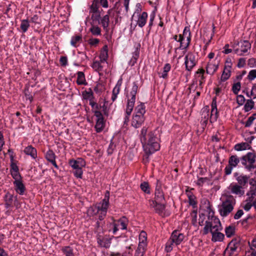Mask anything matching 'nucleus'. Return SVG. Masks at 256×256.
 I'll return each instance as SVG.
<instances>
[{"label": "nucleus", "instance_id": "nucleus-1", "mask_svg": "<svg viewBox=\"0 0 256 256\" xmlns=\"http://www.w3.org/2000/svg\"><path fill=\"white\" fill-rule=\"evenodd\" d=\"M140 139L144 152L143 161L144 163H146L149 161V156L160 150V144L155 132L152 131L148 132L146 127H143L142 129Z\"/></svg>", "mask_w": 256, "mask_h": 256}, {"label": "nucleus", "instance_id": "nucleus-2", "mask_svg": "<svg viewBox=\"0 0 256 256\" xmlns=\"http://www.w3.org/2000/svg\"><path fill=\"white\" fill-rule=\"evenodd\" d=\"M256 156L252 152H248L246 154L239 158L237 155L230 156L228 158V165L224 170L226 175H230L234 168L238 166L240 163L242 166L248 172H252L256 168Z\"/></svg>", "mask_w": 256, "mask_h": 256}, {"label": "nucleus", "instance_id": "nucleus-3", "mask_svg": "<svg viewBox=\"0 0 256 256\" xmlns=\"http://www.w3.org/2000/svg\"><path fill=\"white\" fill-rule=\"evenodd\" d=\"M134 109L132 119V126L136 128H140L146 120V110L144 103L140 102Z\"/></svg>", "mask_w": 256, "mask_h": 256}, {"label": "nucleus", "instance_id": "nucleus-4", "mask_svg": "<svg viewBox=\"0 0 256 256\" xmlns=\"http://www.w3.org/2000/svg\"><path fill=\"white\" fill-rule=\"evenodd\" d=\"M108 206L106 204L97 202L90 206L88 210V214L99 220H103L106 216Z\"/></svg>", "mask_w": 256, "mask_h": 256}, {"label": "nucleus", "instance_id": "nucleus-5", "mask_svg": "<svg viewBox=\"0 0 256 256\" xmlns=\"http://www.w3.org/2000/svg\"><path fill=\"white\" fill-rule=\"evenodd\" d=\"M138 82H134L132 83V90L129 94H127L126 96L128 98L125 114L128 116H130L134 110V107L136 102V94L138 90Z\"/></svg>", "mask_w": 256, "mask_h": 256}, {"label": "nucleus", "instance_id": "nucleus-6", "mask_svg": "<svg viewBox=\"0 0 256 256\" xmlns=\"http://www.w3.org/2000/svg\"><path fill=\"white\" fill-rule=\"evenodd\" d=\"M111 222L109 224L108 231H112L114 234H116L119 230H126L128 220L125 217H122L118 220H115L113 217L110 218Z\"/></svg>", "mask_w": 256, "mask_h": 256}, {"label": "nucleus", "instance_id": "nucleus-7", "mask_svg": "<svg viewBox=\"0 0 256 256\" xmlns=\"http://www.w3.org/2000/svg\"><path fill=\"white\" fill-rule=\"evenodd\" d=\"M236 204V200L232 195L226 196V200L223 202L221 208L219 210L220 214L223 216L226 217L234 209V206Z\"/></svg>", "mask_w": 256, "mask_h": 256}, {"label": "nucleus", "instance_id": "nucleus-8", "mask_svg": "<svg viewBox=\"0 0 256 256\" xmlns=\"http://www.w3.org/2000/svg\"><path fill=\"white\" fill-rule=\"evenodd\" d=\"M196 64V61L195 55L192 52L188 53L184 57V64L186 70L190 72Z\"/></svg>", "mask_w": 256, "mask_h": 256}, {"label": "nucleus", "instance_id": "nucleus-9", "mask_svg": "<svg viewBox=\"0 0 256 256\" xmlns=\"http://www.w3.org/2000/svg\"><path fill=\"white\" fill-rule=\"evenodd\" d=\"M234 176L237 181V184L241 186L244 188L247 187L248 184L249 182L250 178V176L245 175L243 174H240L238 172L234 174Z\"/></svg>", "mask_w": 256, "mask_h": 256}, {"label": "nucleus", "instance_id": "nucleus-10", "mask_svg": "<svg viewBox=\"0 0 256 256\" xmlns=\"http://www.w3.org/2000/svg\"><path fill=\"white\" fill-rule=\"evenodd\" d=\"M249 184L250 185V190L246 193L248 197L246 200V202H252L254 197L256 196V180L253 178L250 180Z\"/></svg>", "mask_w": 256, "mask_h": 256}, {"label": "nucleus", "instance_id": "nucleus-11", "mask_svg": "<svg viewBox=\"0 0 256 256\" xmlns=\"http://www.w3.org/2000/svg\"><path fill=\"white\" fill-rule=\"evenodd\" d=\"M219 114L217 109L216 97L212 98L211 104V114L210 116V122L211 123L216 122L218 118Z\"/></svg>", "mask_w": 256, "mask_h": 256}, {"label": "nucleus", "instance_id": "nucleus-12", "mask_svg": "<svg viewBox=\"0 0 256 256\" xmlns=\"http://www.w3.org/2000/svg\"><path fill=\"white\" fill-rule=\"evenodd\" d=\"M214 222L218 223V224L212 226L211 222L206 221V225L203 230V234H208L209 231L211 232V230H214V229H216V231H218L220 230L218 228L220 226V220L218 219H214Z\"/></svg>", "mask_w": 256, "mask_h": 256}, {"label": "nucleus", "instance_id": "nucleus-13", "mask_svg": "<svg viewBox=\"0 0 256 256\" xmlns=\"http://www.w3.org/2000/svg\"><path fill=\"white\" fill-rule=\"evenodd\" d=\"M112 238H114L113 236L112 238H108L106 236H98L97 242L100 246L108 248L110 247Z\"/></svg>", "mask_w": 256, "mask_h": 256}, {"label": "nucleus", "instance_id": "nucleus-14", "mask_svg": "<svg viewBox=\"0 0 256 256\" xmlns=\"http://www.w3.org/2000/svg\"><path fill=\"white\" fill-rule=\"evenodd\" d=\"M184 236L183 234L180 233L178 230H174L170 236V240L176 245L180 244L184 240Z\"/></svg>", "mask_w": 256, "mask_h": 256}, {"label": "nucleus", "instance_id": "nucleus-15", "mask_svg": "<svg viewBox=\"0 0 256 256\" xmlns=\"http://www.w3.org/2000/svg\"><path fill=\"white\" fill-rule=\"evenodd\" d=\"M228 188L232 194L238 195L240 196H242L244 194V188L236 183L231 184Z\"/></svg>", "mask_w": 256, "mask_h": 256}, {"label": "nucleus", "instance_id": "nucleus-16", "mask_svg": "<svg viewBox=\"0 0 256 256\" xmlns=\"http://www.w3.org/2000/svg\"><path fill=\"white\" fill-rule=\"evenodd\" d=\"M13 184L14 185V189L17 194L21 196L25 194L26 188L22 182V180L20 181H14Z\"/></svg>", "mask_w": 256, "mask_h": 256}, {"label": "nucleus", "instance_id": "nucleus-17", "mask_svg": "<svg viewBox=\"0 0 256 256\" xmlns=\"http://www.w3.org/2000/svg\"><path fill=\"white\" fill-rule=\"evenodd\" d=\"M68 164L74 170L85 166L86 162L82 158H78V160H70Z\"/></svg>", "mask_w": 256, "mask_h": 256}, {"label": "nucleus", "instance_id": "nucleus-18", "mask_svg": "<svg viewBox=\"0 0 256 256\" xmlns=\"http://www.w3.org/2000/svg\"><path fill=\"white\" fill-rule=\"evenodd\" d=\"M17 201V196L14 197V195L9 192H7L4 196V205L6 208H10L12 206L14 201Z\"/></svg>", "mask_w": 256, "mask_h": 256}, {"label": "nucleus", "instance_id": "nucleus-19", "mask_svg": "<svg viewBox=\"0 0 256 256\" xmlns=\"http://www.w3.org/2000/svg\"><path fill=\"white\" fill-rule=\"evenodd\" d=\"M218 62L216 63V60L210 62L208 63L206 68V72L208 74L212 75L218 70Z\"/></svg>", "mask_w": 256, "mask_h": 256}, {"label": "nucleus", "instance_id": "nucleus-20", "mask_svg": "<svg viewBox=\"0 0 256 256\" xmlns=\"http://www.w3.org/2000/svg\"><path fill=\"white\" fill-rule=\"evenodd\" d=\"M24 152L26 155L30 156L32 159L36 160L38 157L37 150L32 145L26 146Z\"/></svg>", "mask_w": 256, "mask_h": 256}, {"label": "nucleus", "instance_id": "nucleus-21", "mask_svg": "<svg viewBox=\"0 0 256 256\" xmlns=\"http://www.w3.org/2000/svg\"><path fill=\"white\" fill-rule=\"evenodd\" d=\"M164 200V192L160 186H156L155 190V200H152V204L162 202Z\"/></svg>", "mask_w": 256, "mask_h": 256}, {"label": "nucleus", "instance_id": "nucleus-22", "mask_svg": "<svg viewBox=\"0 0 256 256\" xmlns=\"http://www.w3.org/2000/svg\"><path fill=\"white\" fill-rule=\"evenodd\" d=\"M148 18V14L146 12H144L139 14L137 24L140 28L144 27L146 23Z\"/></svg>", "mask_w": 256, "mask_h": 256}, {"label": "nucleus", "instance_id": "nucleus-23", "mask_svg": "<svg viewBox=\"0 0 256 256\" xmlns=\"http://www.w3.org/2000/svg\"><path fill=\"white\" fill-rule=\"evenodd\" d=\"M122 80L120 79L119 80L116 86L112 90V102H114L117 98L118 94H119L120 90V86H122Z\"/></svg>", "mask_w": 256, "mask_h": 256}, {"label": "nucleus", "instance_id": "nucleus-24", "mask_svg": "<svg viewBox=\"0 0 256 256\" xmlns=\"http://www.w3.org/2000/svg\"><path fill=\"white\" fill-rule=\"evenodd\" d=\"M99 58L100 62H104L108 58V48L107 45H104L100 50Z\"/></svg>", "mask_w": 256, "mask_h": 256}, {"label": "nucleus", "instance_id": "nucleus-25", "mask_svg": "<svg viewBox=\"0 0 256 256\" xmlns=\"http://www.w3.org/2000/svg\"><path fill=\"white\" fill-rule=\"evenodd\" d=\"M251 148L252 147L250 144L246 142L238 143L234 146V149L236 151H242L246 150H250Z\"/></svg>", "mask_w": 256, "mask_h": 256}, {"label": "nucleus", "instance_id": "nucleus-26", "mask_svg": "<svg viewBox=\"0 0 256 256\" xmlns=\"http://www.w3.org/2000/svg\"><path fill=\"white\" fill-rule=\"evenodd\" d=\"M211 233L212 234V240L213 242H222L224 238V235L222 233L216 231V230L214 231L212 230Z\"/></svg>", "mask_w": 256, "mask_h": 256}, {"label": "nucleus", "instance_id": "nucleus-27", "mask_svg": "<svg viewBox=\"0 0 256 256\" xmlns=\"http://www.w3.org/2000/svg\"><path fill=\"white\" fill-rule=\"evenodd\" d=\"M240 44V52L243 54L248 52V50L251 48V44L248 40H242L238 42V44Z\"/></svg>", "mask_w": 256, "mask_h": 256}, {"label": "nucleus", "instance_id": "nucleus-28", "mask_svg": "<svg viewBox=\"0 0 256 256\" xmlns=\"http://www.w3.org/2000/svg\"><path fill=\"white\" fill-rule=\"evenodd\" d=\"M152 204L156 212L160 216L164 214V210L166 208V205L164 204H162L161 202H154V204Z\"/></svg>", "mask_w": 256, "mask_h": 256}, {"label": "nucleus", "instance_id": "nucleus-29", "mask_svg": "<svg viewBox=\"0 0 256 256\" xmlns=\"http://www.w3.org/2000/svg\"><path fill=\"white\" fill-rule=\"evenodd\" d=\"M146 240H147V234L144 232L142 231L139 235V244L138 246L146 247Z\"/></svg>", "mask_w": 256, "mask_h": 256}, {"label": "nucleus", "instance_id": "nucleus-30", "mask_svg": "<svg viewBox=\"0 0 256 256\" xmlns=\"http://www.w3.org/2000/svg\"><path fill=\"white\" fill-rule=\"evenodd\" d=\"M78 78L76 83L78 85H87L88 83L85 78V76L83 72H77Z\"/></svg>", "mask_w": 256, "mask_h": 256}, {"label": "nucleus", "instance_id": "nucleus-31", "mask_svg": "<svg viewBox=\"0 0 256 256\" xmlns=\"http://www.w3.org/2000/svg\"><path fill=\"white\" fill-rule=\"evenodd\" d=\"M105 126V122L104 118L97 119L95 128L97 132H101L104 128Z\"/></svg>", "mask_w": 256, "mask_h": 256}, {"label": "nucleus", "instance_id": "nucleus-32", "mask_svg": "<svg viewBox=\"0 0 256 256\" xmlns=\"http://www.w3.org/2000/svg\"><path fill=\"white\" fill-rule=\"evenodd\" d=\"M237 247L229 246L228 244L224 252L223 256H233L234 253Z\"/></svg>", "mask_w": 256, "mask_h": 256}, {"label": "nucleus", "instance_id": "nucleus-33", "mask_svg": "<svg viewBox=\"0 0 256 256\" xmlns=\"http://www.w3.org/2000/svg\"><path fill=\"white\" fill-rule=\"evenodd\" d=\"M110 22V17L108 14L105 15L100 20L104 29L106 31L108 30V26Z\"/></svg>", "mask_w": 256, "mask_h": 256}, {"label": "nucleus", "instance_id": "nucleus-34", "mask_svg": "<svg viewBox=\"0 0 256 256\" xmlns=\"http://www.w3.org/2000/svg\"><path fill=\"white\" fill-rule=\"evenodd\" d=\"M184 36L186 38L187 42L186 43V46H189L191 41V32L190 28L188 27H185L184 30Z\"/></svg>", "mask_w": 256, "mask_h": 256}, {"label": "nucleus", "instance_id": "nucleus-35", "mask_svg": "<svg viewBox=\"0 0 256 256\" xmlns=\"http://www.w3.org/2000/svg\"><path fill=\"white\" fill-rule=\"evenodd\" d=\"M82 41L81 36H72L70 40V44L74 47H77L79 44Z\"/></svg>", "mask_w": 256, "mask_h": 256}, {"label": "nucleus", "instance_id": "nucleus-36", "mask_svg": "<svg viewBox=\"0 0 256 256\" xmlns=\"http://www.w3.org/2000/svg\"><path fill=\"white\" fill-rule=\"evenodd\" d=\"M231 69L224 68L220 80L222 82H225L230 76Z\"/></svg>", "mask_w": 256, "mask_h": 256}, {"label": "nucleus", "instance_id": "nucleus-37", "mask_svg": "<svg viewBox=\"0 0 256 256\" xmlns=\"http://www.w3.org/2000/svg\"><path fill=\"white\" fill-rule=\"evenodd\" d=\"M82 96L85 100H90L94 99V93L90 88L88 89V90H84L82 92Z\"/></svg>", "mask_w": 256, "mask_h": 256}, {"label": "nucleus", "instance_id": "nucleus-38", "mask_svg": "<svg viewBox=\"0 0 256 256\" xmlns=\"http://www.w3.org/2000/svg\"><path fill=\"white\" fill-rule=\"evenodd\" d=\"M61 250L66 256H73L74 255V250L70 246H64Z\"/></svg>", "mask_w": 256, "mask_h": 256}, {"label": "nucleus", "instance_id": "nucleus-39", "mask_svg": "<svg viewBox=\"0 0 256 256\" xmlns=\"http://www.w3.org/2000/svg\"><path fill=\"white\" fill-rule=\"evenodd\" d=\"M56 154L52 150H48L45 154V158L49 162L56 159Z\"/></svg>", "mask_w": 256, "mask_h": 256}, {"label": "nucleus", "instance_id": "nucleus-40", "mask_svg": "<svg viewBox=\"0 0 256 256\" xmlns=\"http://www.w3.org/2000/svg\"><path fill=\"white\" fill-rule=\"evenodd\" d=\"M102 62H100V60H94L93 62V63L92 64V67L94 68L96 71L100 72L102 70L103 66H102Z\"/></svg>", "mask_w": 256, "mask_h": 256}, {"label": "nucleus", "instance_id": "nucleus-41", "mask_svg": "<svg viewBox=\"0 0 256 256\" xmlns=\"http://www.w3.org/2000/svg\"><path fill=\"white\" fill-rule=\"evenodd\" d=\"M30 25L28 20H21L20 28L22 30V32L25 33L27 32Z\"/></svg>", "mask_w": 256, "mask_h": 256}, {"label": "nucleus", "instance_id": "nucleus-42", "mask_svg": "<svg viewBox=\"0 0 256 256\" xmlns=\"http://www.w3.org/2000/svg\"><path fill=\"white\" fill-rule=\"evenodd\" d=\"M98 0H94L90 6V12L94 13L100 12L98 6Z\"/></svg>", "mask_w": 256, "mask_h": 256}, {"label": "nucleus", "instance_id": "nucleus-43", "mask_svg": "<svg viewBox=\"0 0 256 256\" xmlns=\"http://www.w3.org/2000/svg\"><path fill=\"white\" fill-rule=\"evenodd\" d=\"M171 68V66L170 64H166L164 68H163V72L162 76H160V78H168V72H170Z\"/></svg>", "mask_w": 256, "mask_h": 256}, {"label": "nucleus", "instance_id": "nucleus-44", "mask_svg": "<svg viewBox=\"0 0 256 256\" xmlns=\"http://www.w3.org/2000/svg\"><path fill=\"white\" fill-rule=\"evenodd\" d=\"M254 102L252 100H247L244 106V110L246 112H248L253 108L254 106Z\"/></svg>", "mask_w": 256, "mask_h": 256}, {"label": "nucleus", "instance_id": "nucleus-45", "mask_svg": "<svg viewBox=\"0 0 256 256\" xmlns=\"http://www.w3.org/2000/svg\"><path fill=\"white\" fill-rule=\"evenodd\" d=\"M225 232L226 236L230 238L234 234L235 228L234 226H230L226 228Z\"/></svg>", "mask_w": 256, "mask_h": 256}, {"label": "nucleus", "instance_id": "nucleus-46", "mask_svg": "<svg viewBox=\"0 0 256 256\" xmlns=\"http://www.w3.org/2000/svg\"><path fill=\"white\" fill-rule=\"evenodd\" d=\"M90 31L94 36H100L101 34V30L96 26L92 25L90 29Z\"/></svg>", "mask_w": 256, "mask_h": 256}, {"label": "nucleus", "instance_id": "nucleus-47", "mask_svg": "<svg viewBox=\"0 0 256 256\" xmlns=\"http://www.w3.org/2000/svg\"><path fill=\"white\" fill-rule=\"evenodd\" d=\"M202 118L204 120V122L206 124L210 118L208 106L202 110Z\"/></svg>", "mask_w": 256, "mask_h": 256}, {"label": "nucleus", "instance_id": "nucleus-48", "mask_svg": "<svg viewBox=\"0 0 256 256\" xmlns=\"http://www.w3.org/2000/svg\"><path fill=\"white\" fill-rule=\"evenodd\" d=\"M140 188L141 190L146 194H150V188L149 184L148 182H144L141 183L140 185Z\"/></svg>", "mask_w": 256, "mask_h": 256}, {"label": "nucleus", "instance_id": "nucleus-49", "mask_svg": "<svg viewBox=\"0 0 256 256\" xmlns=\"http://www.w3.org/2000/svg\"><path fill=\"white\" fill-rule=\"evenodd\" d=\"M146 248L138 246L134 256H144Z\"/></svg>", "mask_w": 256, "mask_h": 256}, {"label": "nucleus", "instance_id": "nucleus-50", "mask_svg": "<svg viewBox=\"0 0 256 256\" xmlns=\"http://www.w3.org/2000/svg\"><path fill=\"white\" fill-rule=\"evenodd\" d=\"M205 70L203 68H200L196 72V74H198V77L200 78L198 82H205L206 77L204 76Z\"/></svg>", "mask_w": 256, "mask_h": 256}, {"label": "nucleus", "instance_id": "nucleus-51", "mask_svg": "<svg viewBox=\"0 0 256 256\" xmlns=\"http://www.w3.org/2000/svg\"><path fill=\"white\" fill-rule=\"evenodd\" d=\"M241 84L240 82L234 83L232 86V91L234 94H238L240 90Z\"/></svg>", "mask_w": 256, "mask_h": 256}, {"label": "nucleus", "instance_id": "nucleus-52", "mask_svg": "<svg viewBox=\"0 0 256 256\" xmlns=\"http://www.w3.org/2000/svg\"><path fill=\"white\" fill-rule=\"evenodd\" d=\"M109 198H110V192L107 190V191H106V192L105 193L104 198L99 202L102 204H106V206L109 207V206H110Z\"/></svg>", "mask_w": 256, "mask_h": 256}, {"label": "nucleus", "instance_id": "nucleus-53", "mask_svg": "<svg viewBox=\"0 0 256 256\" xmlns=\"http://www.w3.org/2000/svg\"><path fill=\"white\" fill-rule=\"evenodd\" d=\"M189 204L192 206L194 209L197 208V204L198 202L196 200V196H194L190 198H188Z\"/></svg>", "mask_w": 256, "mask_h": 256}, {"label": "nucleus", "instance_id": "nucleus-54", "mask_svg": "<svg viewBox=\"0 0 256 256\" xmlns=\"http://www.w3.org/2000/svg\"><path fill=\"white\" fill-rule=\"evenodd\" d=\"M10 174L12 178L14 180V181H20L22 180V176L21 174H20L19 171H18V172H10Z\"/></svg>", "mask_w": 256, "mask_h": 256}, {"label": "nucleus", "instance_id": "nucleus-55", "mask_svg": "<svg viewBox=\"0 0 256 256\" xmlns=\"http://www.w3.org/2000/svg\"><path fill=\"white\" fill-rule=\"evenodd\" d=\"M74 171L73 172L74 176L78 178H82L83 174L82 168L74 169Z\"/></svg>", "mask_w": 256, "mask_h": 256}, {"label": "nucleus", "instance_id": "nucleus-56", "mask_svg": "<svg viewBox=\"0 0 256 256\" xmlns=\"http://www.w3.org/2000/svg\"><path fill=\"white\" fill-rule=\"evenodd\" d=\"M100 12L92 13V19L93 22H98L100 24Z\"/></svg>", "mask_w": 256, "mask_h": 256}, {"label": "nucleus", "instance_id": "nucleus-57", "mask_svg": "<svg viewBox=\"0 0 256 256\" xmlns=\"http://www.w3.org/2000/svg\"><path fill=\"white\" fill-rule=\"evenodd\" d=\"M174 242L170 239L166 244L165 250L167 252H170L172 250V245Z\"/></svg>", "mask_w": 256, "mask_h": 256}, {"label": "nucleus", "instance_id": "nucleus-58", "mask_svg": "<svg viewBox=\"0 0 256 256\" xmlns=\"http://www.w3.org/2000/svg\"><path fill=\"white\" fill-rule=\"evenodd\" d=\"M247 78L250 80H252L256 78V69L250 70L248 72Z\"/></svg>", "mask_w": 256, "mask_h": 256}, {"label": "nucleus", "instance_id": "nucleus-59", "mask_svg": "<svg viewBox=\"0 0 256 256\" xmlns=\"http://www.w3.org/2000/svg\"><path fill=\"white\" fill-rule=\"evenodd\" d=\"M90 105L92 106V109L95 110H100L101 108V106L98 105L96 102L94 101V99L90 100Z\"/></svg>", "mask_w": 256, "mask_h": 256}, {"label": "nucleus", "instance_id": "nucleus-60", "mask_svg": "<svg viewBox=\"0 0 256 256\" xmlns=\"http://www.w3.org/2000/svg\"><path fill=\"white\" fill-rule=\"evenodd\" d=\"M254 120V119L253 117H252L250 116L248 118L246 122H242V123L244 124L245 127L248 128V127H250L252 125Z\"/></svg>", "mask_w": 256, "mask_h": 256}, {"label": "nucleus", "instance_id": "nucleus-61", "mask_svg": "<svg viewBox=\"0 0 256 256\" xmlns=\"http://www.w3.org/2000/svg\"><path fill=\"white\" fill-rule=\"evenodd\" d=\"M140 52L136 49L135 52L133 53L132 57L131 59V62H133V64L136 62L138 58L139 57Z\"/></svg>", "mask_w": 256, "mask_h": 256}, {"label": "nucleus", "instance_id": "nucleus-62", "mask_svg": "<svg viewBox=\"0 0 256 256\" xmlns=\"http://www.w3.org/2000/svg\"><path fill=\"white\" fill-rule=\"evenodd\" d=\"M245 101L246 99L244 96L240 94L237 96L236 102L239 105H242L245 102Z\"/></svg>", "mask_w": 256, "mask_h": 256}, {"label": "nucleus", "instance_id": "nucleus-63", "mask_svg": "<svg viewBox=\"0 0 256 256\" xmlns=\"http://www.w3.org/2000/svg\"><path fill=\"white\" fill-rule=\"evenodd\" d=\"M208 180V178L207 177L205 178H199L196 182V184L198 186H202L203 184L207 180Z\"/></svg>", "mask_w": 256, "mask_h": 256}, {"label": "nucleus", "instance_id": "nucleus-64", "mask_svg": "<svg viewBox=\"0 0 256 256\" xmlns=\"http://www.w3.org/2000/svg\"><path fill=\"white\" fill-rule=\"evenodd\" d=\"M240 238H236L232 240V241L228 244L229 246H235L238 247L240 244Z\"/></svg>", "mask_w": 256, "mask_h": 256}]
</instances>
